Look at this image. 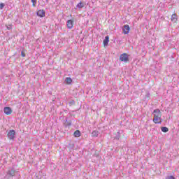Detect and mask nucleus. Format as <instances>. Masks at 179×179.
Masks as SVG:
<instances>
[{"label":"nucleus","instance_id":"nucleus-1","mask_svg":"<svg viewBox=\"0 0 179 179\" xmlns=\"http://www.w3.org/2000/svg\"><path fill=\"white\" fill-rule=\"evenodd\" d=\"M152 114L154 117L153 122L155 124H162V111H160L159 109H155L152 112Z\"/></svg>","mask_w":179,"mask_h":179},{"label":"nucleus","instance_id":"nucleus-2","mask_svg":"<svg viewBox=\"0 0 179 179\" xmlns=\"http://www.w3.org/2000/svg\"><path fill=\"white\" fill-rule=\"evenodd\" d=\"M119 59L122 62H128L129 61V57L128 56V54L123 53L120 55Z\"/></svg>","mask_w":179,"mask_h":179},{"label":"nucleus","instance_id":"nucleus-3","mask_svg":"<svg viewBox=\"0 0 179 179\" xmlns=\"http://www.w3.org/2000/svg\"><path fill=\"white\" fill-rule=\"evenodd\" d=\"M15 134H16V131H15V130L12 129V130L9 131V132L7 134V136L10 139H13V138H15Z\"/></svg>","mask_w":179,"mask_h":179},{"label":"nucleus","instance_id":"nucleus-4","mask_svg":"<svg viewBox=\"0 0 179 179\" xmlns=\"http://www.w3.org/2000/svg\"><path fill=\"white\" fill-rule=\"evenodd\" d=\"M3 111L6 115H10L13 110H12L10 107H5Z\"/></svg>","mask_w":179,"mask_h":179},{"label":"nucleus","instance_id":"nucleus-5","mask_svg":"<svg viewBox=\"0 0 179 179\" xmlns=\"http://www.w3.org/2000/svg\"><path fill=\"white\" fill-rule=\"evenodd\" d=\"M36 15L39 17H44L45 16V11L44 10H38Z\"/></svg>","mask_w":179,"mask_h":179},{"label":"nucleus","instance_id":"nucleus-6","mask_svg":"<svg viewBox=\"0 0 179 179\" xmlns=\"http://www.w3.org/2000/svg\"><path fill=\"white\" fill-rule=\"evenodd\" d=\"M66 26L68 29H72V27H73V20H69L66 22Z\"/></svg>","mask_w":179,"mask_h":179},{"label":"nucleus","instance_id":"nucleus-7","mask_svg":"<svg viewBox=\"0 0 179 179\" xmlns=\"http://www.w3.org/2000/svg\"><path fill=\"white\" fill-rule=\"evenodd\" d=\"M129 30H130L129 25L126 24L124 26L123 31L124 34H128V33H129Z\"/></svg>","mask_w":179,"mask_h":179},{"label":"nucleus","instance_id":"nucleus-8","mask_svg":"<svg viewBox=\"0 0 179 179\" xmlns=\"http://www.w3.org/2000/svg\"><path fill=\"white\" fill-rule=\"evenodd\" d=\"M99 134H100V132L97 130H94L91 133L92 138H97V136H99Z\"/></svg>","mask_w":179,"mask_h":179},{"label":"nucleus","instance_id":"nucleus-9","mask_svg":"<svg viewBox=\"0 0 179 179\" xmlns=\"http://www.w3.org/2000/svg\"><path fill=\"white\" fill-rule=\"evenodd\" d=\"M15 173H16V171H15V169H11L8 171L7 174H8L10 177H15Z\"/></svg>","mask_w":179,"mask_h":179},{"label":"nucleus","instance_id":"nucleus-10","mask_svg":"<svg viewBox=\"0 0 179 179\" xmlns=\"http://www.w3.org/2000/svg\"><path fill=\"white\" fill-rule=\"evenodd\" d=\"M171 22H173V23H177L178 19L177 18V14H173L171 16Z\"/></svg>","mask_w":179,"mask_h":179},{"label":"nucleus","instance_id":"nucleus-11","mask_svg":"<svg viewBox=\"0 0 179 179\" xmlns=\"http://www.w3.org/2000/svg\"><path fill=\"white\" fill-rule=\"evenodd\" d=\"M109 41H110V37L108 36H106L105 37V39L103 40V45H108Z\"/></svg>","mask_w":179,"mask_h":179},{"label":"nucleus","instance_id":"nucleus-12","mask_svg":"<svg viewBox=\"0 0 179 179\" xmlns=\"http://www.w3.org/2000/svg\"><path fill=\"white\" fill-rule=\"evenodd\" d=\"M73 135H74L75 138L80 137V131H79V130L75 131Z\"/></svg>","mask_w":179,"mask_h":179},{"label":"nucleus","instance_id":"nucleus-13","mask_svg":"<svg viewBox=\"0 0 179 179\" xmlns=\"http://www.w3.org/2000/svg\"><path fill=\"white\" fill-rule=\"evenodd\" d=\"M76 7L79 9H82V8H85V4L82 3V1H80V3L77 4Z\"/></svg>","mask_w":179,"mask_h":179},{"label":"nucleus","instance_id":"nucleus-14","mask_svg":"<svg viewBox=\"0 0 179 179\" xmlns=\"http://www.w3.org/2000/svg\"><path fill=\"white\" fill-rule=\"evenodd\" d=\"M66 83L67 85H71L72 83V78L69 77L66 78Z\"/></svg>","mask_w":179,"mask_h":179},{"label":"nucleus","instance_id":"nucleus-15","mask_svg":"<svg viewBox=\"0 0 179 179\" xmlns=\"http://www.w3.org/2000/svg\"><path fill=\"white\" fill-rule=\"evenodd\" d=\"M65 127H71V125H72V123L71 122V121H66L64 123Z\"/></svg>","mask_w":179,"mask_h":179},{"label":"nucleus","instance_id":"nucleus-16","mask_svg":"<svg viewBox=\"0 0 179 179\" xmlns=\"http://www.w3.org/2000/svg\"><path fill=\"white\" fill-rule=\"evenodd\" d=\"M161 130L162 132H169V128L167 127H162Z\"/></svg>","mask_w":179,"mask_h":179},{"label":"nucleus","instance_id":"nucleus-17","mask_svg":"<svg viewBox=\"0 0 179 179\" xmlns=\"http://www.w3.org/2000/svg\"><path fill=\"white\" fill-rule=\"evenodd\" d=\"M21 55H22V57H26V50H22V51L21 52Z\"/></svg>","mask_w":179,"mask_h":179},{"label":"nucleus","instance_id":"nucleus-18","mask_svg":"<svg viewBox=\"0 0 179 179\" xmlns=\"http://www.w3.org/2000/svg\"><path fill=\"white\" fill-rule=\"evenodd\" d=\"M31 2H32V6H36V3H37V0H31Z\"/></svg>","mask_w":179,"mask_h":179},{"label":"nucleus","instance_id":"nucleus-19","mask_svg":"<svg viewBox=\"0 0 179 179\" xmlns=\"http://www.w3.org/2000/svg\"><path fill=\"white\" fill-rule=\"evenodd\" d=\"M3 8H5V3H0V9H3Z\"/></svg>","mask_w":179,"mask_h":179},{"label":"nucleus","instance_id":"nucleus-20","mask_svg":"<svg viewBox=\"0 0 179 179\" xmlns=\"http://www.w3.org/2000/svg\"><path fill=\"white\" fill-rule=\"evenodd\" d=\"M168 179H176V178H174V176H171L169 177H168Z\"/></svg>","mask_w":179,"mask_h":179},{"label":"nucleus","instance_id":"nucleus-21","mask_svg":"<svg viewBox=\"0 0 179 179\" xmlns=\"http://www.w3.org/2000/svg\"><path fill=\"white\" fill-rule=\"evenodd\" d=\"M8 30H10L12 29V26L9 25V27H7Z\"/></svg>","mask_w":179,"mask_h":179}]
</instances>
